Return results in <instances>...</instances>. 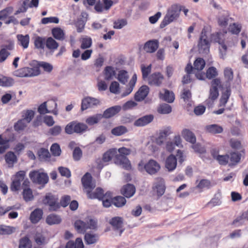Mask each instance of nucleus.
I'll use <instances>...</instances> for the list:
<instances>
[{"instance_id":"obj_1","label":"nucleus","mask_w":248,"mask_h":248,"mask_svg":"<svg viewBox=\"0 0 248 248\" xmlns=\"http://www.w3.org/2000/svg\"><path fill=\"white\" fill-rule=\"evenodd\" d=\"M119 155H117L115 163L126 170L131 168L129 160L125 156L130 153V150L125 147L120 148L118 150Z\"/></svg>"},{"instance_id":"obj_2","label":"nucleus","mask_w":248,"mask_h":248,"mask_svg":"<svg viewBox=\"0 0 248 248\" xmlns=\"http://www.w3.org/2000/svg\"><path fill=\"white\" fill-rule=\"evenodd\" d=\"M160 164L155 160H149L146 164L142 161L138 164V170L140 171L145 170L146 172L150 175H154L157 173L160 170Z\"/></svg>"},{"instance_id":"obj_3","label":"nucleus","mask_w":248,"mask_h":248,"mask_svg":"<svg viewBox=\"0 0 248 248\" xmlns=\"http://www.w3.org/2000/svg\"><path fill=\"white\" fill-rule=\"evenodd\" d=\"M180 9L176 5H172L167 11L163 20L161 22L160 27L164 28L174 20H176L179 16Z\"/></svg>"},{"instance_id":"obj_4","label":"nucleus","mask_w":248,"mask_h":248,"mask_svg":"<svg viewBox=\"0 0 248 248\" xmlns=\"http://www.w3.org/2000/svg\"><path fill=\"white\" fill-rule=\"evenodd\" d=\"M112 194L110 192L103 194V190L100 188H97L93 192V195H90V199H98L102 201L103 205L105 207H108L112 203Z\"/></svg>"},{"instance_id":"obj_5","label":"nucleus","mask_w":248,"mask_h":248,"mask_svg":"<svg viewBox=\"0 0 248 248\" xmlns=\"http://www.w3.org/2000/svg\"><path fill=\"white\" fill-rule=\"evenodd\" d=\"M210 43L209 41L207 32L202 30L198 42V47L199 53L202 54H207L210 51Z\"/></svg>"},{"instance_id":"obj_6","label":"nucleus","mask_w":248,"mask_h":248,"mask_svg":"<svg viewBox=\"0 0 248 248\" xmlns=\"http://www.w3.org/2000/svg\"><path fill=\"white\" fill-rule=\"evenodd\" d=\"M211 41L217 43L220 45L219 47L220 57L224 59L226 56L227 46L224 44V34L222 33L216 32L211 35Z\"/></svg>"},{"instance_id":"obj_7","label":"nucleus","mask_w":248,"mask_h":248,"mask_svg":"<svg viewBox=\"0 0 248 248\" xmlns=\"http://www.w3.org/2000/svg\"><path fill=\"white\" fill-rule=\"evenodd\" d=\"M40 72L38 67L33 68L25 67L15 71L13 75L20 78L31 77L37 76Z\"/></svg>"},{"instance_id":"obj_8","label":"nucleus","mask_w":248,"mask_h":248,"mask_svg":"<svg viewBox=\"0 0 248 248\" xmlns=\"http://www.w3.org/2000/svg\"><path fill=\"white\" fill-rule=\"evenodd\" d=\"M96 226V221L92 219L86 222L78 220L75 222V229L78 232L81 233H84L88 229H94Z\"/></svg>"},{"instance_id":"obj_9","label":"nucleus","mask_w":248,"mask_h":248,"mask_svg":"<svg viewBox=\"0 0 248 248\" xmlns=\"http://www.w3.org/2000/svg\"><path fill=\"white\" fill-rule=\"evenodd\" d=\"M82 185L86 190L88 198L93 195V192L91 191L95 187V184L92 180V177L89 173H86L81 179Z\"/></svg>"},{"instance_id":"obj_10","label":"nucleus","mask_w":248,"mask_h":248,"mask_svg":"<svg viewBox=\"0 0 248 248\" xmlns=\"http://www.w3.org/2000/svg\"><path fill=\"white\" fill-rule=\"evenodd\" d=\"M29 176L33 182L40 185H45L48 181V177L46 173L37 170L31 171Z\"/></svg>"},{"instance_id":"obj_11","label":"nucleus","mask_w":248,"mask_h":248,"mask_svg":"<svg viewBox=\"0 0 248 248\" xmlns=\"http://www.w3.org/2000/svg\"><path fill=\"white\" fill-rule=\"evenodd\" d=\"M205 65L204 60L202 58L197 59L194 62L193 74L196 77L200 79H204V74L201 72Z\"/></svg>"},{"instance_id":"obj_12","label":"nucleus","mask_w":248,"mask_h":248,"mask_svg":"<svg viewBox=\"0 0 248 248\" xmlns=\"http://www.w3.org/2000/svg\"><path fill=\"white\" fill-rule=\"evenodd\" d=\"M165 189L164 179L161 177L156 178L153 184V191L155 193L158 197H160L164 194Z\"/></svg>"},{"instance_id":"obj_13","label":"nucleus","mask_w":248,"mask_h":248,"mask_svg":"<svg viewBox=\"0 0 248 248\" xmlns=\"http://www.w3.org/2000/svg\"><path fill=\"white\" fill-rule=\"evenodd\" d=\"M25 172L23 170L17 172L12 178V183L11 186V190L13 191L18 190L21 186V183L25 178Z\"/></svg>"},{"instance_id":"obj_14","label":"nucleus","mask_w":248,"mask_h":248,"mask_svg":"<svg viewBox=\"0 0 248 248\" xmlns=\"http://www.w3.org/2000/svg\"><path fill=\"white\" fill-rule=\"evenodd\" d=\"M58 200V198L57 196L51 193H48L46 195L43 202L44 204L49 205L50 210L55 211L60 207Z\"/></svg>"},{"instance_id":"obj_15","label":"nucleus","mask_w":248,"mask_h":248,"mask_svg":"<svg viewBox=\"0 0 248 248\" xmlns=\"http://www.w3.org/2000/svg\"><path fill=\"white\" fill-rule=\"evenodd\" d=\"M220 79L214 78L211 81V87L210 90L209 98L212 100H216L218 96V88H222Z\"/></svg>"},{"instance_id":"obj_16","label":"nucleus","mask_w":248,"mask_h":248,"mask_svg":"<svg viewBox=\"0 0 248 248\" xmlns=\"http://www.w3.org/2000/svg\"><path fill=\"white\" fill-rule=\"evenodd\" d=\"M100 104V101L98 99L87 97L82 100L81 109L83 111L88 108H94Z\"/></svg>"},{"instance_id":"obj_17","label":"nucleus","mask_w":248,"mask_h":248,"mask_svg":"<svg viewBox=\"0 0 248 248\" xmlns=\"http://www.w3.org/2000/svg\"><path fill=\"white\" fill-rule=\"evenodd\" d=\"M177 164V158L173 155L168 156L165 161V167L169 172L173 171Z\"/></svg>"},{"instance_id":"obj_18","label":"nucleus","mask_w":248,"mask_h":248,"mask_svg":"<svg viewBox=\"0 0 248 248\" xmlns=\"http://www.w3.org/2000/svg\"><path fill=\"white\" fill-rule=\"evenodd\" d=\"M163 79V76L161 73H155L148 78V83L151 85L159 86L162 83Z\"/></svg>"},{"instance_id":"obj_19","label":"nucleus","mask_w":248,"mask_h":248,"mask_svg":"<svg viewBox=\"0 0 248 248\" xmlns=\"http://www.w3.org/2000/svg\"><path fill=\"white\" fill-rule=\"evenodd\" d=\"M153 119L154 116L153 115H146L136 120L134 123V125L138 127L144 126L151 123Z\"/></svg>"},{"instance_id":"obj_20","label":"nucleus","mask_w":248,"mask_h":248,"mask_svg":"<svg viewBox=\"0 0 248 248\" xmlns=\"http://www.w3.org/2000/svg\"><path fill=\"white\" fill-rule=\"evenodd\" d=\"M159 46V41L154 39L147 41L144 44L143 49L147 53L155 52Z\"/></svg>"},{"instance_id":"obj_21","label":"nucleus","mask_w":248,"mask_h":248,"mask_svg":"<svg viewBox=\"0 0 248 248\" xmlns=\"http://www.w3.org/2000/svg\"><path fill=\"white\" fill-rule=\"evenodd\" d=\"M149 92V88L146 85L142 86L135 94V99L137 101H141L145 99Z\"/></svg>"},{"instance_id":"obj_22","label":"nucleus","mask_w":248,"mask_h":248,"mask_svg":"<svg viewBox=\"0 0 248 248\" xmlns=\"http://www.w3.org/2000/svg\"><path fill=\"white\" fill-rule=\"evenodd\" d=\"M241 154L238 152H232L229 155V166L232 167L240 162Z\"/></svg>"},{"instance_id":"obj_23","label":"nucleus","mask_w":248,"mask_h":248,"mask_svg":"<svg viewBox=\"0 0 248 248\" xmlns=\"http://www.w3.org/2000/svg\"><path fill=\"white\" fill-rule=\"evenodd\" d=\"M159 98L168 103H172L174 101L175 97L172 92L167 90H164L159 93Z\"/></svg>"},{"instance_id":"obj_24","label":"nucleus","mask_w":248,"mask_h":248,"mask_svg":"<svg viewBox=\"0 0 248 248\" xmlns=\"http://www.w3.org/2000/svg\"><path fill=\"white\" fill-rule=\"evenodd\" d=\"M109 223L114 230H120V234H121L123 232V230L121 229L123 224V221L121 217H114L110 220Z\"/></svg>"},{"instance_id":"obj_25","label":"nucleus","mask_w":248,"mask_h":248,"mask_svg":"<svg viewBox=\"0 0 248 248\" xmlns=\"http://www.w3.org/2000/svg\"><path fill=\"white\" fill-rule=\"evenodd\" d=\"M17 44L22 46L24 49L28 47L30 42V36L28 34H17L16 35Z\"/></svg>"},{"instance_id":"obj_26","label":"nucleus","mask_w":248,"mask_h":248,"mask_svg":"<svg viewBox=\"0 0 248 248\" xmlns=\"http://www.w3.org/2000/svg\"><path fill=\"white\" fill-rule=\"evenodd\" d=\"M121 109V107L120 106H115L110 107L104 112L102 117H104L106 118H110L120 112Z\"/></svg>"},{"instance_id":"obj_27","label":"nucleus","mask_w":248,"mask_h":248,"mask_svg":"<svg viewBox=\"0 0 248 248\" xmlns=\"http://www.w3.org/2000/svg\"><path fill=\"white\" fill-rule=\"evenodd\" d=\"M135 187L133 185L127 184L123 186L121 192L126 198H130L135 194Z\"/></svg>"},{"instance_id":"obj_28","label":"nucleus","mask_w":248,"mask_h":248,"mask_svg":"<svg viewBox=\"0 0 248 248\" xmlns=\"http://www.w3.org/2000/svg\"><path fill=\"white\" fill-rule=\"evenodd\" d=\"M43 214V212L42 209L39 208L35 209L31 214L30 217L31 221L33 224L37 223L42 218Z\"/></svg>"},{"instance_id":"obj_29","label":"nucleus","mask_w":248,"mask_h":248,"mask_svg":"<svg viewBox=\"0 0 248 248\" xmlns=\"http://www.w3.org/2000/svg\"><path fill=\"white\" fill-rule=\"evenodd\" d=\"M182 135L183 138L187 141L189 142L192 144H194L196 142V138L194 134L189 129H184L182 132Z\"/></svg>"},{"instance_id":"obj_30","label":"nucleus","mask_w":248,"mask_h":248,"mask_svg":"<svg viewBox=\"0 0 248 248\" xmlns=\"http://www.w3.org/2000/svg\"><path fill=\"white\" fill-rule=\"evenodd\" d=\"M5 159L8 167L12 168L14 164L16 163L17 159L16 156L12 152H8L5 155Z\"/></svg>"},{"instance_id":"obj_31","label":"nucleus","mask_w":248,"mask_h":248,"mask_svg":"<svg viewBox=\"0 0 248 248\" xmlns=\"http://www.w3.org/2000/svg\"><path fill=\"white\" fill-rule=\"evenodd\" d=\"M99 239V236L97 234L89 232L84 235L85 243L88 245H92L96 243Z\"/></svg>"},{"instance_id":"obj_32","label":"nucleus","mask_w":248,"mask_h":248,"mask_svg":"<svg viewBox=\"0 0 248 248\" xmlns=\"http://www.w3.org/2000/svg\"><path fill=\"white\" fill-rule=\"evenodd\" d=\"M212 154L213 158L217 160L220 165L224 166L229 165V155H219L213 152Z\"/></svg>"},{"instance_id":"obj_33","label":"nucleus","mask_w":248,"mask_h":248,"mask_svg":"<svg viewBox=\"0 0 248 248\" xmlns=\"http://www.w3.org/2000/svg\"><path fill=\"white\" fill-rule=\"evenodd\" d=\"M137 75L134 74L132 76L131 80H130L129 84L127 86V88L126 89L124 93H123V96H126L129 94L133 91L134 87H135V84L137 81Z\"/></svg>"},{"instance_id":"obj_34","label":"nucleus","mask_w":248,"mask_h":248,"mask_svg":"<svg viewBox=\"0 0 248 248\" xmlns=\"http://www.w3.org/2000/svg\"><path fill=\"white\" fill-rule=\"evenodd\" d=\"M65 248H84L82 239L80 238H77L75 242L69 241L66 244Z\"/></svg>"},{"instance_id":"obj_35","label":"nucleus","mask_w":248,"mask_h":248,"mask_svg":"<svg viewBox=\"0 0 248 248\" xmlns=\"http://www.w3.org/2000/svg\"><path fill=\"white\" fill-rule=\"evenodd\" d=\"M205 129L208 132L214 134L221 133L223 131L221 126L215 124L207 125Z\"/></svg>"},{"instance_id":"obj_36","label":"nucleus","mask_w":248,"mask_h":248,"mask_svg":"<svg viewBox=\"0 0 248 248\" xmlns=\"http://www.w3.org/2000/svg\"><path fill=\"white\" fill-rule=\"evenodd\" d=\"M61 221V217L55 214H50L46 218V222L49 225L59 224Z\"/></svg>"},{"instance_id":"obj_37","label":"nucleus","mask_w":248,"mask_h":248,"mask_svg":"<svg viewBox=\"0 0 248 248\" xmlns=\"http://www.w3.org/2000/svg\"><path fill=\"white\" fill-rule=\"evenodd\" d=\"M53 37L57 40H63L64 39V33L63 31L60 28H55L52 30Z\"/></svg>"},{"instance_id":"obj_38","label":"nucleus","mask_w":248,"mask_h":248,"mask_svg":"<svg viewBox=\"0 0 248 248\" xmlns=\"http://www.w3.org/2000/svg\"><path fill=\"white\" fill-rule=\"evenodd\" d=\"M34 116V111L31 109H27L22 112V119L26 122L30 123Z\"/></svg>"},{"instance_id":"obj_39","label":"nucleus","mask_w":248,"mask_h":248,"mask_svg":"<svg viewBox=\"0 0 248 248\" xmlns=\"http://www.w3.org/2000/svg\"><path fill=\"white\" fill-rule=\"evenodd\" d=\"M80 48L86 49L90 48L92 45V39L90 37L85 36L81 39Z\"/></svg>"},{"instance_id":"obj_40","label":"nucleus","mask_w":248,"mask_h":248,"mask_svg":"<svg viewBox=\"0 0 248 248\" xmlns=\"http://www.w3.org/2000/svg\"><path fill=\"white\" fill-rule=\"evenodd\" d=\"M14 83L13 78L4 76H0V86L4 87H10Z\"/></svg>"},{"instance_id":"obj_41","label":"nucleus","mask_w":248,"mask_h":248,"mask_svg":"<svg viewBox=\"0 0 248 248\" xmlns=\"http://www.w3.org/2000/svg\"><path fill=\"white\" fill-rule=\"evenodd\" d=\"M102 118V115L101 114H96L87 118L86 120V123L90 125H93L98 123Z\"/></svg>"},{"instance_id":"obj_42","label":"nucleus","mask_w":248,"mask_h":248,"mask_svg":"<svg viewBox=\"0 0 248 248\" xmlns=\"http://www.w3.org/2000/svg\"><path fill=\"white\" fill-rule=\"evenodd\" d=\"M14 11L13 7H7L0 11V20H4L12 14Z\"/></svg>"},{"instance_id":"obj_43","label":"nucleus","mask_w":248,"mask_h":248,"mask_svg":"<svg viewBox=\"0 0 248 248\" xmlns=\"http://www.w3.org/2000/svg\"><path fill=\"white\" fill-rule=\"evenodd\" d=\"M16 230V229L10 226L0 225V234H11L13 233Z\"/></svg>"},{"instance_id":"obj_44","label":"nucleus","mask_w":248,"mask_h":248,"mask_svg":"<svg viewBox=\"0 0 248 248\" xmlns=\"http://www.w3.org/2000/svg\"><path fill=\"white\" fill-rule=\"evenodd\" d=\"M22 194L23 199L26 202L32 201L34 198L32 191L30 188H24Z\"/></svg>"},{"instance_id":"obj_45","label":"nucleus","mask_w":248,"mask_h":248,"mask_svg":"<svg viewBox=\"0 0 248 248\" xmlns=\"http://www.w3.org/2000/svg\"><path fill=\"white\" fill-rule=\"evenodd\" d=\"M129 78L127 71L125 70H120L118 74V80L123 84H125Z\"/></svg>"},{"instance_id":"obj_46","label":"nucleus","mask_w":248,"mask_h":248,"mask_svg":"<svg viewBox=\"0 0 248 248\" xmlns=\"http://www.w3.org/2000/svg\"><path fill=\"white\" fill-rule=\"evenodd\" d=\"M87 125L83 123H78L75 121V133H83L88 129Z\"/></svg>"},{"instance_id":"obj_47","label":"nucleus","mask_w":248,"mask_h":248,"mask_svg":"<svg viewBox=\"0 0 248 248\" xmlns=\"http://www.w3.org/2000/svg\"><path fill=\"white\" fill-rule=\"evenodd\" d=\"M115 75L114 68L111 66H107L104 70L105 78L109 80L111 79Z\"/></svg>"},{"instance_id":"obj_48","label":"nucleus","mask_w":248,"mask_h":248,"mask_svg":"<svg viewBox=\"0 0 248 248\" xmlns=\"http://www.w3.org/2000/svg\"><path fill=\"white\" fill-rule=\"evenodd\" d=\"M127 128L124 126H119L113 128L111 130V133L115 136H121L127 132Z\"/></svg>"},{"instance_id":"obj_49","label":"nucleus","mask_w":248,"mask_h":248,"mask_svg":"<svg viewBox=\"0 0 248 248\" xmlns=\"http://www.w3.org/2000/svg\"><path fill=\"white\" fill-rule=\"evenodd\" d=\"M211 182L207 179L201 180L196 186V188L202 190L205 189H209L211 187Z\"/></svg>"},{"instance_id":"obj_50","label":"nucleus","mask_w":248,"mask_h":248,"mask_svg":"<svg viewBox=\"0 0 248 248\" xmlns=\"http://www.w3.org/2000/svg\"><path fill=\"white\" fill-rule=\"evenodd\" d=\"M46 44V47L51 50L56 49L59 46L58 43L52 37L48 38Z\"/></svg>"},{"instance_id":"obj_51","label":"nucleus","mask_w":248,"mask_h":248,"mask_svg":"<svg viewBox=\"0 0 248 248\" xmlns=\"http://www.w3.org/2000/svg\"><path fill=\"white\" fill-rule=\"evenodd\" d=\"M112 203L115 206L120 207L125 204L126 200L122 196H117L113 199Z\"/></svg>"},{"instance_id":"obj_52","label":"nucleus","mask_w":248,"mask_h":248,"mask_svg":"<svg viewBox=\"0 0 248 248\" xmlns=\"http://www.w3.org/2000/svg\"><path fill=\"white\" fill-rule=\"evenodd\" d=\"M38 155L42 160L47 161L50 157V154L48 150L42 148L38 151Z\"/></svg>"},{"instance_id":"obj_53","label":"nucleus","mask_w":248,"mask_h":248,"mask_svg":"<svg viewBox=\"0 0 248 248\" xmlns=\"http://www.w3.org/2000/svg\"><path fill=\"white\" fill-rule=\"evenodd\" d=\"M172 133L170 126H167L160 130L159 136L166 140V138Z\"/></svg>"},{"instance_id":"obj_54","label":"nucleus","mask_w":248,"mask_h":248,"mask_svg":"<svg viewBox=\"0 0 248 248\" xmlns=\"http://www.w3.org/2000/svg\"><path fill=\"white\" fill-rule=\"evenodd\" d=\"M171 107L167 104H163L161 105L158 109V111L161 114H169L171 112Z\"/></svg>"},{"instance_id":"obj_55","label":"nucleus","mask_w":248,"mask_h":248,"mask_svg":"<svg viewBox=\"0 0 248 248\" xmlns=\"http://www.w3.org/2000/svg\"><path fill=\"white\" fill-rule=\"evenodd\" d=\"M141 70L142 75V78L144 80H146L149 77L148 75L151 71V64L145 66L144 64L141 65Z\"/></svg>"},{"instance_id":"obj_56","label":"nucleus","mask_w":248,"mask_h":248,"mask_svg":"<svg viewBox=\"0 0 248 248\" xmlns=\"http://www.w3.org/2000/svg\"><path fill=\"white\" fill-rule=\"evenodd\" d=\"M229 19V17L227 15L220 16L218 19V24L220 27L225 28L228 24Z\"/></svg>"},{"instance_id":"obj_57","label":"nucleus","mask_w":248,"mask_h":248,"mask_svg":"<svg viewBox=\"0 0 248 248\" xmlns=\"http://www.w3.org/2000/svg\"><path fill=\"white\" fill-rule=\"evenodd\" d=\"M28 124L22 118L15 124L14 127L16 131L22 130L27 126Z\"/></svg>"},{"instance_id":"obj_58","label":"nucleus","mask_w":248,"mask_h":248,"mask_svg":"<svg viewBox=\"0 0 248 248\" xmlns=\"http://www.w3.org/2000/svg\"><path fill=\"white\" fill-rule=\"evenodd\" d=\"M50 151L52 154L55 156H60L61 154V149L58 143H53L50 147Z\"/></svg>"},{"instance_id":"obj_59","label":"nucleus","mask_w":248,"mask_h":248,"mask_svg":"<svg viewBox=\"0 0 248 248\" xmlns=\"http://www.w3.org/2000/svg\"><path fill=\"white\" fill-rule=\"evenodd\" d=\"M231 91L230 89H227L225 92H224L220 100V106H225L227 103L228 100L230 96Z\"/></svg>"},{"instance_id":"obj_60","label":"nucleus","mask_w":248,"mask_h":248,"mask_svg":"<svg viewBox=\"0 0 248 248\" xmlns=\"http://www.w3.org/2000/svg\"><path fill=\"white\" fill-rule=\"evenodd\" d=\"M31 243L28 237H24L20 239L19 248H31Z\"/></svg>"},{"instance_id":"obj_61","label":"nucleus","mask_w":248,"mask_h":248,"mask_svg":"<svg viewBox=\"0 0 248 248\" xmlns=\"http://www.w3.org/2000/svg\"><path fill=\"white\" fill-rule=\"evenodd\" d=\"M224 75L225 79L228 81H231L233 78L232 70L230 67H226L224 70Z\"/></svg>"},{"instance_id":"obj_62","label":"nucleus","mask_w":248,"mask_h":248,"mask_svg":"<svg viewBox=\"0 0 248 248\" xmlns=\"http://www.w3.org/2000/svg\"><path fill=\"white\" fill-rule=\"evenodd\" d=\"M217 75V70L214 67H209L206 71V77L208 79H212L216 77Z\"/></svg>"},{"instance_id":"obj_63","label":"nucleus","mask_w":248,"mask_h":248,"mask_svg":"<svg viewBox=\"0 0 248 248\" xmlns=\"http://www.w3.org/2000/svg\"><path fill=\"white\" fill-rule=\"evenodd\" d=\"M241 29V26L239 24L233 23L232 24H231L229 26V31L232 34H238L240 32Z\"/></svg>"},{"instance_id":"obj_64","label":"nucleus","mask_w":248,"mask_h":248,"mask_svg":"<svg viewBox=\"0 0 248 248\" xmlns=\"http://www.w3.org/2000/svg\"><path fill=\"white\" fill-rule=\"evenodd\" d=\"M62 131V127L59 125H55L50 128L48 132V134L53 136H57L60 134Z\"/></svg>"}]
</instances>
